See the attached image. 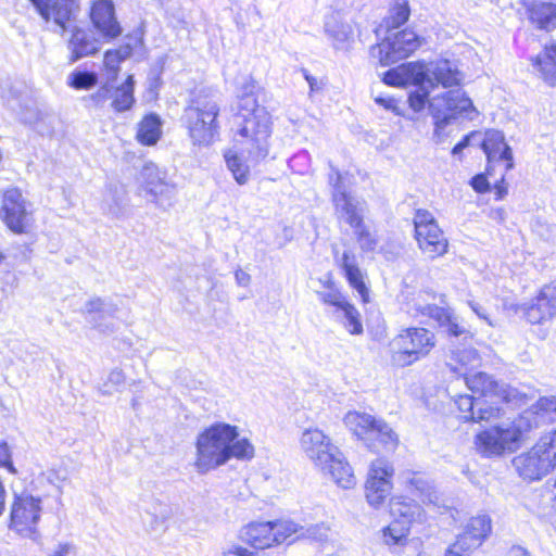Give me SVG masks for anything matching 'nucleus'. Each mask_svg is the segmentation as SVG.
Wrapping results in <instances>:
<instances>
[{
    "mask_svg": "<svg viewBox=\"0 0 556 556\" xmlns=\"http://www.w3.org/2000/svg\"><path fill=\"white\" fill-rule=\"evenodd\" d=\"M424 78L422 84H427L431 89L437 86L444 88L457 86L460 83V74L454 63L442 59L426 66L422 63Z\"/></svg>",
    "mask_w": 556,
    "mask_h": 556,
    "instance_id": "obj_24",
    "label": "nucleus"
},
{
    "mask_svg": "<svg viewBox=\"0 0 556 556\" xmlns=\"http://www.w3.org/2000/svg\"><path fill=\"white\" fill-rule=\"evenodd\" d=\"M142 43L143 40L139 34L127 36V41L119 46L117 49H114V51L118 53L123 61H125L130 58L134 51L141 47Z\"/></svg>",
    "mask_w": 556,
    "mask_h": 556,
    "instance_id": "obj_51",
    "label": "nucleus"
},
{
    "mask_svg": "<svg viewBox=\"0 0 556 556\" xmlns=\"http://www.w3.org/2000/svg\"><path fill=\"white\" fill-rule=\"evenodd\" d=\"M529 18L540 29L556 27V4L552 2H532L528 7Z\"/></svg>",
    "mask_w": 556,
    "mask_h": 556,
    "instance_id": "obj_34",
    "label": "nucleus"
},
{
    "mask_svg": "<svg viewBox=\"0 0 556 556\" xmlns=\"http://www.w3.org/2000/svg\"><path fill=\"white\" fill-rule=\"evenodd\" d=\"M236 555V556H254V553L243 546L233 545L224 555Z\"/></svg>",
    "mask_w": 556,
    "mask_h": 556,
    "instance_id": "obj_64",
    "label": "nucleus"
},
{
    "mask_svg": "<svg viewBox=\"0 0 556 556\" xmlns=\"http://www.w3.org/2000/svg\"><path fill=\"white\" fill-rule=\"evenodd\" d=\"M476 406L475 422H490L501 418L503 414V409L501 407L486 401H477Z\"/></svg>",
    "mask_w": 556,
    "mask_h": 556,
    "instance_id": "obj_44",
    "label": "nucleus"
},
{
    "mask_svg": "<svg viewBox=\"0 0 556 556\" xmlns=\"http://www.w3.org/2000/svg\"><path fill=\"white\" fill-rule=\"evenodd\" d=\"M294 421L296 424V427L300 430H303V427H307L309 422L313 424V420H311V413L307 409L298 410L294 415Z\"/></svg>",
    "mask_w": 556,
    "mask_h": 556,
    "instance_id": "obj_58",
    "label": "nucleus"
},
{
    "mask_svg": "<svg viewBox=\"0 0 556 556\" xmlns=\"http://www.w3.org/2000/svg\"><path fill=\"white\" fill-rule=\"evenodd\" d=\"M344 424L374 453L393 452L399 444V437L393 429L383 419L367 413L349 412Z\"/></svg>",
    "mask_w": 556,
    "mask_h": 556,
    "instance_id": "obj_4",
    "label": "nucleus"
},
{
    "mask_svg": "<svg viewBox=\"0 0 556 556\" xmlns=\"http://www.w3.org/2000/svg\"><path fill=\"white\" fill-rule=\"evenodd\" d=\"M296 532V525L289 520L254 521L243 527L240 539L255 549H265L283 543Z\"/></svg>",
    "mask_w": 556,
    "mask_h": 556,
    "instance_id": "obj_11",
    "label": "nucleus"
},
{
    "mask_svg": "<svg viewBox=\"0 0 556 556\" xmlns=\"http://www.w3.org/2000/svg\"><path fill=\"white\" fill-rule=\"evenodd\" d=\"M0 467H5L11 473L16 472L11 459L9 445L5 442H0Z\"/></svg>",
    "mask_w": 556,
    "mask_h": 556,
    "instance_id": "obj_55",
    "label": "nucleus"
},
{
    "mask_svg": "<svg viewBox=\"0 0 556 556\" xmlns=\"http://www.w3.org/2000/svg\"><path fill=\"white\" fill-rule=\"evenodd\" d=\"M513 465L526 480H540L556 467V429L541 437L527 453L516 456Z\"/></svg>",
    "mask_w": 556,
    "mask_h": 556,
    "instance_id": "obj_6",
    "label": "nucleus"
},
{
    "mask_svg": "<svg viewBox=\"0 0 556 556\" xmlns=\"http://www.w3.org/2000/svg\"><path fill=\"white\" fill-rule=\"evenodd\" d=\"M477 135L475 132L465 136L457 144L454 146L452 150V154H459L465 148L470 144L471 138H475Z\"/></svg>",
    "mask_w": 556,
    "mask_h": 556,
    "instance_id": "obj_63",
    "label": "nucleus"
},
{
    "mask_svg": "<svg viewBox=\"0 0 556 556\" xmlns=\"http://www.w3.org/2000/svg\"><path fill=\"white\" fill-rule=\"evenodd\" d=\"M236 124V134L251 142L250 156L255 162L264 160L268 155V139L271 132L268 113L258 110V113L237 115Z\"/></svg>",
    "mask_w": 556,
    "mask_h": 556,
    "instance_id": "obj_10",
    "label": "nucleus"
},
{
    "mask_svg": "<svg viewBox=\"0 0 556 556\" xmlns=\"http://www.w3.org/2000/svg\"><path fill=\"white\" fill-rule=\"evenodd\" d=\"M481 147L488 159V175L491 174L490 168L492 164L505 162V172L513 168V152L505 142L502 131L495 129L486 130Z\"/></svg>",
    "mask_w": 556,
    "mask_h": 556,
    "instance_id": "obj_23",
    "label": "nucleus"
},
{
    "mask_svg": "<svg viewBox=\"0 0 556 556\" xmlns=\"http://www.w3.org/2000/svg\"><path fill=\"white\" fill-rule=\"evenodd\" d=\"M491 533V517L485 513H479L468 519L460 535L477 549L490 538Z\"/></svg>",
    "mask_w": 556,
    "mask_h": 556,
    "instance_id": "obj_28",
    "label": "nucleus"
},
{
    "mask_svg": "<svg viewBox=\"0 0 556 556\" xmlns=\"http://www.w3.org/2000/svg\"><path fill=\"white\" fill-rule=\"evenodd\" d=\"M161 136V119L156 114L147 115L139 125L137 139L144 146H153Z\"/></svg>",
    "mask_w": 556,
    "mask_h": 556,
    "instance_id": "obj_38",
    "label": "nucleus"
},
{
    "mask_svg": "<svg viewBox=\"0 0 556 556\" xmlns=\"http://www.w3.org/2000/svg\"><path fill=\"white\" fill-rule=\"evenodd\" d=\"M300 444L302 450L306 453L309 459L313 458V424L309 422L307 427H303Z\"/></svg>",
    "mask_w": 556,
    "mask_h": 556,
    "instance_id": "obj_54",
    "label": "nucleus"
},
{
    "mask_svg": "<svg viewBox=\"0 0 556 556\" xmlns=\"http://www.w3.org/2000/svg\"><path fill=\"white\" fill-rule=\"evenodd\" d=\"M479 364V356L475 349L456 348L451 349L446 357V366L450 370L458 376L466 378L468 369Z\"/></svg>",
    "mask_w": 556,
    "mask_h": 556,
    "instance_id": "obj_32",
    "label": "nucleus"
},
{
    "mask_svg": "<svg viewBox=\"0 0 556 556\" xmlns=\"http://www.w3.org/2000/svg\"><path fill=\"white\" fill-rule=\"evenodd\" d=\"M90 18L94 28L105 39H114L122 34V27L115 16V7L112 0H97L90 11Z\"/></svg>",
    "mask_w": 556,
    "mask_h": 556,
    "instance_id": "obj_21",
    "label": "nucleus"
},
{
    "mask_svg": "<svg viewBox=\"0 0 556 556\" xmlns=\"http://www.w3.org/2000/svg\"><path fill=\"white\" fill-rule=\"evenodd\" d=\"M468 304L479 318L485 320L489 325L492 326V323L489 319L486 309L482 305H480L479 303H477L475 301H469Z\"/></svg>",
    "mask_w": 556,
    "mask_h": 556,
    "instance_id": "obj_59",
    "label": "nucleus"
},
{
    "mask_svg": "<svg viewBox=\"0 0 556 556\" xmlns=\"http://www.w3.org/2000/svg\"><path fill=\"white\" fill-rule=\"evenodd\" d=\"M235 279L237 285L240 287H248L251 282L250 274L240 268L235 271Z\"/></svg>",
    "mask_w": 556,
    "mask_h": 556,
    "instance_id": "obj_62",
    "label": "nucleus"
},
{
    "mask_svg": "<svg viewBox=\"0 0 556 556\" xmlns=\"http://www.w3.org/2000/svg\"><path fill=\"white\" fill-rule=\"evenodd\" d=\"M455 403L459 409L460 413H463L464 415L462 416L463 419L465 420H471L473 421L475 419V412H476V403L475 402V399L473 396L471 395H459L456 400H455Z\"/></svg>",
    "mask_w": 556,
    "mask_h": 556,
    "instance_id": "obj_50",
    "label": "nucleus"
},
{
    "mask_svg": "<svg viewBox=\"0 0 556 556\" xmlns=\"http://www.w3.org/2000/svg\"><path fill=\"white\" fill-rule=\"evenodd\" d=\"M465 383L473 393L502 397L506 402L510 400L513 392L504 383H498L492 376L482 371L466 375Z\"/></svg>",
    "mask_w": 556,
    "mask_h": 556,
    "instance_id": "obj_25",
    "label": "nucleus"
},
{
    "mask_svg": "<svg viewBox=\"0 0 556 556\" xmlns=\"http://www.w3.org/2000/svg\"><path fill=\"white\" fill-rule=\"evenodd\" d=\"M118 311L117 304L111 299L100 296L91 298L86 302L84 312L89 315L88 321L92 327L103 333H113L115 330L114 323L106 320L113 318Z\"/></svg>",
    "mask_w": 556,
    "mask_h": 556,
    "instance_id": "obj_22",
    "label": "nucleus"
},
{
    "mask_svg": "<svg viewBox=\"0 0 556 556\" xmlns=\"http://www.w3.org/2000/svg\"><path fill=\"white\" fill-rule=\"evenodd\" d=\"M0 216L8 228L15 233L26 232L33 222L29 203L16 188L5 191Z\"/></svg>",
    "mask_w": 556,
    "mask_h": 556,
    "instance_id": "obj_17",
    "label": "nucleus"
},
{
    "mask_svg": "<svg viewBox=\"0 0 556 556\" xmlns=\"http://www.w3.org/2000/svg\"><path fill=\"white\" fill-rule=\"evenodd\" d=\"M473 551L476 549L458 534L456 541L446 548L444 556H470Z\"/></svg>",
    "mask_w": 556,
    "mask_h": 556,
    "instance_id": "obj_52",
    "label": "nucleus"
},
{
    "mask_svg": "<svg viewBox=\"0 0 556 556\" xmlns=\"http://www.w3.org/2000/svg\"><path fill=\"white\" fill-rule=\"evenodd\" d=\"M375 102L389 111L396 110V100L391 97H376Z\"/></svg>",
    "mask_w": 556,
    "mask_h": 556,
    "instance_id": "obj_60",
    "label": "nucleus"
},
{
    "mask_svg": "<svg viewBox=\"0 0 556 556\" xmlns=\"http://www.w3.org/2000/svg\"><path fill=\"white\" fill-rule=\"evenodd\" d=\"M329 181L333 187L332 200L338 218L354 229V235L363 250H374L376 240L371 237L363 222L366 211L365 201L348 192L344 178L340 173L336 172L333 175H330Z\"/></svg>",
    "mask_w": 556,
    "mask_h": 556,
    "instance_id": "obj_3",
    "label": "nucleus"
},
{
    "mask_svg": "<svg viewBox=\"0 0 556 556\" xmlns=\"http://www.w3.org/2000/svg\"><path fill=\"white\" fill-rule=\"evenodd\" d=\"M410 11L406 1H396L390 10L389 16L384 20L388 30L397 28L405 24L409 17Z\"/></svg>",
    "mask_w": 556,
    "mask_h": 556,
    "instance_id": "obj_43",
    "label": "nucleus"
},
{
    "mask_svg": "<svg viewBox=\"0 0 556 556\" xmlns=\"http://www.w3.org/2000/svg\"><path fill=\"white\" fill-rule=\"evenodd\" d=\"M340 266L344 271L349 285L359 294L363 302H368L369 290L364 281V274L359 269L356 257L351 251L343 252Z\"/></svg>",
    "mask_w": 556,
    "mask_h": 556,
    "instance_id": "obj_30",
    "label": "nucleus"
},
{
    "mask_svg": "<svg viewBox=\"0 0 556 556\" xmlns=\"http://www.w3.org/2000/svg\"><path fill=\"white\" fill-rule=\"evenodd\" d=\"M391 514L402 523L410 525L415 521H422L424 510L419 504L413 500L393 498L390 504Z\"/></svg>",
    "mask_w": 556,
    "mask_h": 556,
    "instance_id": "obj_36",
    "label": "nucleus"
},
{
    "mask_svg": "<svg viewBox=\"0 0 556 556\" xmlns=\"http://www.w3.org/2000/svg\"><path fill=\"white\" fill-rule=\"evenodd\" d=\"M534 66L541 73L544 81L556 86V42L553 41L544 47V50L534 59Z\"/></svg>",
    "mask_w": 556,
    "mask_h": 556,
    "instance_id": "obj_35",
    "label": "nucleus"
},
{
    "mask_svg": "<svg viewBox=\"0 0 556 556\" xmlns=\"http://www.w3.org/2000/svg\"><path fill=\"white\" fill-rule=\"evenodd\" d=\"M73 0H55L50 5L51 18L64 31L72 16Z\"/></svg>",
    "mask_w": 556,
    "mask_h": 556,
    "instance_id": "obj_42",
    "label": "nucleus"
},
{
    "mask_svg": "<svg viewBox=\"0 0 556 556\" xmlns=\"http://www.w3.org/2000/svg\"><path fill=\"white\" fill-rule=\"evenodd\" d=\"M470 184L472 188L479 193L486 192L490 189V184L483 174H479L472 177Z\"/></svg>",
    "mask_w": 556,
    "mask_h": 556,
    "instance_id": "obj_57",
    "label": "nucleus"
},
{
    "mask_svg": "<svg viewBox=\"0 0 556 556\" xmlns=\"http://www.w3.org/2000/svg\"><path fill=\"white\" fill-rule=\"evenodd\" d=\"M98 84L94 72L75 70L67 77V85L76 90H89Z\"/></svg>",
    "mask_w": 556,
    "mask_h": 556,
    "instance_id": "obj_41",
    "label": "nucleus"
},
{
    "mask_svg": "<svg viewBox=\"0 0 556 556\" xmlns=\"http://www.w3.org/2000/svg\"><path fill=\"white\" fill-rule=\"evenodd\" d=\"M429 111L434 119L435 130L443 129L457 117L473 119L477 114L472 101L460 89H454L433 97Z\"/></svg>",
    "mask_w": 556,
    "mask_h": 556,
    "instance_id": "obj_8",
    "label": "nucleus"
},
{
    "mask_svg": "<svg viewBox=\"0 0 556 556\" xmlns=\"http://www.w3.org/2000/svg\"><path fill=\"white\" fill-rule=\"evenodd\" d=\"M126 377L122 369H113L106 381L103 383L101 391L103 394H112L113 392L121 391L125 386Z\"/></svg>",
    "mask_w": 556,
    "mask_h": 556,
    "instance_id": "obj_45",
    "label": "nucleus"
},
{
    "mask_svg": "<svg viewBox=\"0 0 556 556\" xmlns=\"http://www.w3.org/2000/svg\"><path fill=\"white\" fill-rule=\"evenodd\" d=\"M51 556H75V546L70 543L60 544Z\"/></svg>",
    "mask_w": 556,
    "mask_h": 556,
    "instance_id": "obj_61",
    "label": "nucleus"
},
{
    "mask_svg": "<svg viewBox=\"0 0 556 556\" xmlns=\"http://www.w3.org/2000/svg\"><path fill=\"white\" fill-rule=\"evenodd\" d=\"M123 62L122 58L114 50H108L104 53L103 65L106 70L108 80L115 81L119 72V64Z\"/></svg>",
    "mask_w": 556,
    "mask_h": 556,
    "instance_id": "obj_46",
    "label": "nucleus"
},
{
    "mask_svg": "<svg viewBox=\"0 0 556 556\" xmlns=\"http://www.w3.org/2000/svg\"><path fill=\"white\" fill-rule=\"evenodd\" d=\"M393 475V465L387 458L371 462L365 483V496L370 506L378 508L386 502L392 490Z\"/></svg>",
    "mask_w": 556,
    "mask_h": 556,
    "instance_id": "obj_16",
    "label": "nucleus"
},
{
    "mask_svg": "<svg viewBox=\"0 0 556 556\" xmlns=\"http://www.w3.org/2000/svg\"><path fill=\"white\" fill-rule=\"evenodd\" d=\"M220 105L215 93L200 90L184 109L181 125L192 144L206 147L219 135Z\"/></svg>",
    "mask_w": 556,
    "mask_h": 556,
    "instance_id": "obj_2",
    "label": "nucleus"
},
{
    "mask_svg": "<svg viewBox=\"0 0 556 556\" xmlns=\"http://www.w3.org/2000/svg\"><path fill=\"white\" fill-rule=\"evenodd\" d=\"M420 46V38L413 30H402L388 35L381 42L371 48V55L381 65L389 66L408 58Z\"/></svg>",
    "mask_w": 556,
    "mask_h": 556,
    "instance_id": "obj_15",
    "label": "nucleus"
},
{
    "mask_svg": "<svg viewBox=\"0 0 556 556\" xmlns=\"http://www.w3.org/2000/svg\"><path fill=\"white\" fill-rule=\"evenodd\" d=\"M41 500L27 493L14 496L10 510V529L24 538L37 541V525L41 516Z\"/></svg>",
    "mask_w": 556,
    "mask_h": 556,
    "instance_id": "obj_12",
    "label": "nucleus"
},
{
    "mask_svg": "<svg viewBox=\"0 0 556 556\" xmlns=\"http://www.w3.org/2000/svg\"><path fill=\"white\" fill-rule=\"evenodd\" d=\"M111 81L101 86L94 93L88 97V100L93 103L94 106H103L104 103L112 98V86Z\"/></svg>",
    "mask_w": 556,
    "mask_h": 556,
    "instance_id": "obj_53",
    "label": "nucleus"
},
{
    "mask_svg": "<svg viewBox=\"0 0 556 556\" xmlns=\"http://www.w3.org/2000/svg\"><path fill=\"white\" fill-rule=\"evenodd\" d=\"M422 63L408 62L388 70L383 75V83L389 86H405L422 84Z\"/></svg>",
    "mask_w": 556,
    "mask_h": 556,
    "instance_id": "obj_29",
    "label": "nucleus"
},
{
    "mask_svg": "<svg viewBox=\"0 0 556 556\" xmlns=\"http://www.w3.org/2000/svg\"><path fill=\"white\" fill-rule=\"evenodd\" d=\"M321 300L333 307V316L339 320L344 329L354 336L362 334L364 331L361 314L357 308L351 304L348 299L336 290L320 293Z\"/></svg>",
    "mask_w": 556,
    "mask_h": 556,
    "instance_id": "obj_19",
    "label": "nucleus"
},
{
    "mask_svg": "<svg viewBox=\"0 0 556 556\" xmlns=\"http://www.w3.org/2000/svg\"><path fill=\"white\" fill-rule=\"evenodd\" d=\"M67 48L70 50L68 62L73 64L83 58L97 53L100 45L90 30L75 27L72 30Z\"/></svg>",
    "mask_w": 556,
    "mask_h": 556,
    "instance_id": "obj_26",
    "label": "nucleus"
},
{
    "mask_svg": "<svg viewBox=\"0 0 556 556\" xmlns=\"http://www.w3.org/2000/svg\"><path fill=\"white\" fill-rule=\"evenodd\" d=\"M127 206L126 191L123 186H110L109 193L104 200V210H108L109 214L119 218L124 215Z\"/></svg>",
    "mask_w": 556,
    "mask_h": 556,
    "instance_id": "obj_39",
    "label": "nucleus"
},
{
    "mask_svg": "<svg viewBox=\"0 0 556 556\" xmlns=\"http://www.w3.org/2000/svg\"><path fill=\"white\" fill-rule=\"evenodd\" d=\"M556 315V281L544 286L525 307L527 320L533 325L552 319Z\"/></svg>",
    "mask_w": 556,
    "mask_h": 556,
    "instance_id": "obj_20",
    "label": "nucleus"
},
{
    "mask_svg": "<svg viewBox=\"0 0 556 556\" xmlns=\"http://www.w3.org/2000/svg\"><path fill=\"white\" fill-rule=\"evenodd\" d=\"M536 413H556V396L541 397L535 404Z\"/></svg>",
    "mask_w": 556,
    "mask_h": 556,
    "instance_id": "obj_56",
    "label": "nucleus"
},
{
    "mask_svg": "<svg viewBox=\"0 0 556 556\" xmlns=\"http://www.w3.org/2000/svg\"><path fill=\"white\" fill-rule=\"evenodd\" d=\"M407 488L409 492L420 498L424 504L433 505L435 507L441 506V497L438 491L433 483L426 477L413 473L412 477L407 479Z\"/></svg>",
    "mask_w": 556,
    "mask_h": 556,
    "instance_id": "obj_33",
    "label": "nucleus"
},
{
    "mask_svg": "<svg viewBox=\"0 0 556 556\" xmlns=\"http://www.w3.org/2000/svg\"><path fill=\"white\" fill-rule=\"evenodd\" d=\"M435 342V334L429 329L404 328L389 343L391 362L399 367L410 366L429 355Z\"/></svg>",
    "mask_w": 556,
    "mask_h": 556,
    "instance_id": "obj_5",
    "label": "nucleus"
},
{
    "mask_svg": "<svg viewBox=\"0 0 556 556\" xmlns=\"http://www.w3.org/2000/svg\"><path fill=\"white\" fill-rule=\"evenodd\" d=\"M134 90L135 79L129 75L124 84L115 89L114 94L112 93V109L117 113L130 110L135 103Z\"/></svg>",
    "mask_w": 556,
    "mask_h": 556,
    "instance_id": "obj_37",
    "label": "nucleus"
},
{
    "mask_svg": "<svg viewBox=\"0 0 556 556\" xmlns=\"http://www.w3.org/2000/svg\"><path fill=\"white\" fill-rule=\"evenodd\" d=\"M254 445L240 438L239 428L227 422H215L197 437L194 468L200 475L214 470L230 459L251 460Z\"/></svg>",
    "mask_w": 556,
    "mask_h": 556,
    "instance_id": "obj_1",
    "label": "nucleus"
},
{
    "mask_svg": "<svg viewBox=\"0 0 556 556\" xmlns=\"http://www.w3.org/2000/svg\"><path fill=\"white\" fill-rule=\"evenodd\" d=\"M324 30L337 49L343 48L353 38L352 25L339 11H331L325 16Z\"/></svg>",
    "mask_w": 556,
    "mask_h": 556,
    "instance_id": "obj_27",
    "label": "nucleus"
},
{
    "mask_svg": "<svg viewBox=\"0 0 556 556\" xmlns=\"http://www.w3.org/2000/svg\"><path fill=\"white\" fill-rule=\"evenodd\" d=\"M414 227L418 247L427 257L433 260L447 252V239L430 212L417 210Z\"/></svg>",
    "mask_w": 556,
    "mask_h": 556,
    "instance_id": "obj_14",
    "label": "nucleus"
},
{
    "mask_svg": "<svg viewBox=\"0 0 556 556\" xmlns=\"http://www.w3.org/2000/svg\"><path fill=\"white\" fill-rule=\"evenodd\" d=\"M410 529L400 519H394L389 526L381 530V539L392 554H401L408 543Z\"/></svg>",
    "mask_w": 556,
    "mask_h": 556,
    "instance_id": "obj_31",
    "label": "nucleus"
},
{
    "mask_svg": "<svg viewBox=\"0 0 556 556\" xmlns=\"http://www.w3.org/2000/svg\"><path fill=\"white\" fill-rule=\"evenodd\" d=\"M418 87V90L412 92L408 97V102H409V106L415 111V112H420L421 110H424L426 103L428 102L429 103V92H430V87L425 84L424 86L421 85H416Z\"/></svg>",
    "mask_w": 556,
    "mask_h": 556,
    "instance_id": "obj_47",
    "label": "nucleus"
},
{
    "mask_svg": "<svg viewBox=\"0 0 556 556\" xmlns=\"http://www.w3.org/2000/svg\"><path fill=\"white\" fill-rule=\"evenodd\" d=\"M139 182L140 191L149 195V201L157 207L167 210L174 205L177 187L165 169L160 168L152 162H148L140 170Z\"/></svg>",
    "mask_w": 556,
    "mask_h": 556,
    "instance_id": "obj_9",
    "label": "nucleus"
},
{
    "mask_svg": "<svg viewBox=\"0 0 556 556\" xmlns=\"http://www.w3.org/2000/svg\"><path fill=\"white\" fill-rule=\"evenodd\" d=\"M332 536L333 532L329 527L324 525L315 527V543L319 542L321 549L328 552V554L334 551Z\"/></svg>",
    "mask_w": 556,
    "mask_h": 556,
    "instance_id": "obj_48",
    "label": "nucleus"
},
{
    "mask_svg": "<svg viewBox=\"0 0 556 556\" xmlns=\"http://www.w3.org/2000/svg\"><path fill=\"white\" fill-rule=\"evenodd\" d=\"M522 432L514 422H502L481 431L476 437L478 451L484 456H498L518 448Z\"/></svg>",
    "mask_w": 556,
    "mask_h": 556,
    "instance_id": "obj_13",
    "label": "nucleus"
},
{
    "mask_svg": "<svg viewBox=\"0 0 556 556\" xmlns=\"http://www.w3.org/2000/svg\"><path fill=\"white\" fill-rule=\"evenodd\" d=\"M225 161L227 168L231 172L235 180L239 185H245L250 179V168L242 160L233 152L225 153Z\"/></svg>",
    "mask_w": 556,
    "mask_h": 556,
    "instance_id": "obj_40",
    "label": "nucleus"
},
{
    "mask_svg": "<svg viewBox=\"0 0 556 556\" xmlns=\"http://www.w3.org/2000/svg\"><path fill=\"white\" fill-rule=\"evenodd\" d=\"M405 312L413 318L433 319L450 336L455 338L466 334L467 329L457 321V318L448 308L440 307L435 304H425L419 299H413L405 304ZM420 323H424L420 319Z\"/></svg>",
    "mask_w": 556,
    "mask_h": 556,
    "instance_id": "obj_18",
    "label": "nucleus"
},
{
    "mask_svg": "<svg viewBox=\"0 0 556 556\" xmlns=\"http://www.w3.org/2000/svg\"><path fill=\"white\" fill-rule=\"evenodd\" d=\"M315 466H319L325 475H329L342 489H351L356 479L352 467L339 448L321 431L315 429Z\"/></svg>",
    "mask_w": 556,
    "mask_h": 556,
    "instance_id": "obj_7",
    "label": "nucleus"
},
{
    "mask_svg": "<svg viewBox=\"0 0 556 556\" xmlns=\"http://www.w3.org/2000/svg\"><path fill=\"white\" fill-rule=\"evenodd\" d=\"M238 115L245 114L250 115L252 113H258V110H265L257 104V100L255 94L251 93H240L238 101Z\"/></svg>",
    "mask_w": 556,
    "mask_h": 556,
    "instance_id": "obj_49",
    "label": "nucleus"
}]
</instances>
